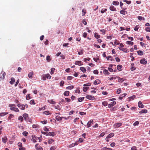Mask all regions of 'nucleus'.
Masks as SVG:
<instances>
[{
  "label": "nucleus",
  "instance_id": "nucleus-49",
  "mask_svg": "<svg viewBox=\"0 0 150 150\" xmlns=\"http://www.w3.org/2000/svg\"><path fill=\"white\" fill-rule=\"evenodd\" d=\"M43 114L46 115H48L50 114L49 112V111H45L43 112Z\"/></svg>",
  "mask_w": 150,
  "mask_h": 150
},
{
  "label": "nucleus",
  "instance_id": "nucleus-18",
  "mask_svg": "<svg viewBox=\"0 0 150 150\" xmlns=\"http://www.w3.org/2000/svg\"><path fill=\"white\" fill-rule=\"evenodd\" d=\"M147 112V110L146 109L143 110L139 112V113L142 114L143 113H146Z\"/></svg>",
  "mask_w": 150,
  "mask_h": 150
},
{
  "label": "nucleus",
  "instance_id": "nucleus-52",
  "mask_svg": "<svg viewBox=\"0 0 150 150\" xmlns=\"http://www.w3.org/2000/svg\"><path fill=\"white\" fill-rule=\"evenodd\" d=\"M18 119L19 120H20L21 121V122L23 121V117L21 116H20L19 117H18Z\"/></svg>",
  "mask_w": 150,
  "mask_h": 150
},
{
  "label": "nucleus",
  "instance_id": "nucleus-64",
  "mask_svg": "<svg viewBox=\"0 0 150 150\" xmlns=\"http://www.w3.org/2000/svg\"><path fill=\"white\" fill-rule=\"evenodd\" d=\"M131 150H137V147L136 146H132L131 148Z\"/></svg>",
  "mask_w": 150,
  "mask_h": 150
},
{
  "label": "nucleus",
  "instance_id": "nucleus-21",
  "mask_svg": "<svg viewBox=\"0 0 150 150\" xmlns=\"http://www.w3.org/2000/svg\"><path fill=\"white\" fill-rule=\"evenodd\" d=\"M93 122V120L90 121H89L88 122V123L87 124V127H88V128L89 127L91 126V123Z\"/></svg>",
  "mask_w": 150,
  "mask_h": 150
},
{
  "label": "nucleus",
  "instance_id": "nucleus-9",
  "mask_svg": "<svg viewBox=\"0 0 150 150\" xmlns=\"http://www.w3.org/2000/svg\"><path fill=\"white\" fill-rule=\"evenodd\" d=\"M34 74V72L32 71L30 72L28 75V77L30 79H31L33 78V75Z\"/></svg>",
  "mask_w": 150,
  "mask_h": 150
},
{
  "label": "nucleus",
  "instance_id": "nucleus-60",
  "mask_svg": "<svg viewBox=\"0 0 150 150\" xmlns=\"http://www.w3.org/2000/svg\"><path fill=\"white\" fill-rule=\"evenodd\" d=\"M30 94H28L27 95V96H26V98L27 100H28L30 99Z\"/></svg>",
  "mask_w": 150,
  "mask_h": 150
},
{
  "label": "nucleus",
  "instance_id": "nucleus-51",
  "mask_svg": "<svg viewBox=\"0 0 150 150\" xmlns=\"http://www.w3.org/2000/svg\"><path fill=\"white\" fill-rule=\"evenodd\" d=\"M30 104L32 105H35V102L34 100H32L30 101Z\"/></svg>",
  "mask_w": 150,
  "mask_h": 150
},
{
  "label": "nucleus",
  "instance_id": "nucleus-7",
  "mask_svg": "<svg viewBox=\"0 0 150 150\" xmlns=\"http://www.w3.org/2000/svg\"><path fill=\"white\" fill-rule=\"evenodd\" d=\"M116 103L115 101H113L111 102L110 104L108 105V107L109 108L115 105L116 104Z\"/></svg>",
  "mask_w": 150,
  "mask_h": 150
},
{
  "label": "nucleus",
  "instance_id": "nucleus-38",
  "mask_svg": "<svg viewBox=\"0 0 150 150\" xmlns=\"http://www.w3.org/2000/svg\"><path fill=\"white\" fill-rule=\"evenodd\" d=\"M82 16H84L85 15V14L86 13V10H85V9H83L82 10Z\"/></svg>",
  "mask_w": 150,
  "mask_h": 150
},
{
  "label": "nucleus",
  "instance_id": "nucleus-42",
  "mask_svg": "<svg viewBox=\"0 0 150 150\" xmlns=\"http://www.w3.org/2000/svg\"><path fill=\"white\" fill-rule=\"evenodd\" d=\"M1 74H2V75L3 76V79H4L6 73L5 72L2 71L1 72Z\"/></svg>",
  "mask_w": 150,
  "mask_h": 150
},
{
  "label": "nucleus",
  "instance_id": "nucleus-25",
  "mask_svg": "<svg viewBox=\"0 0 150 150\" xmlns=\"http://www.w3.org/2000/svg\"><path fill=\"white\" fill-rule=\"evenodd\" d=\"M103 73L104 74L106 75H109L110 74V73L108 71V70L106 69L104 70L103 71Z\"/></svg>",
  "mask_w": 150,
  "mask_h": 150
},
{
  "label": "nucleus",
  "instance_id": "nucleus-4",
  "mask_svg": "<svg viewBox=\"0 0 150 150\" xmlns=\"http://www.w3.org/2000/svg\"><path fill=\"white\" fill-rule=\"evenodd\" d=\"M10 109L11 110L14 111L16 112H18L19 111V110L18 108L14 107H11Z\"/></svg>",
  "mask_w": 150,
  "mask_h": 150
},
{
  "label": "nucleus",
  "instance_id": "nucleus-26",
  "mask_svg": "<svg viewBox=\"0 0 150 150\" xmlns=\"http://www.w3.org/2000/svg\"><path fill=\"white\" fill-rule=\"evenodd\" d=\"M80 69L82 71L83 73L85 72L86 70V68L83 67H81L80 68Z\"/></svg>",
  "mask_w": 150,
  "mask_h": 150
},
{
  "label": "nucleus",
  "instance_id": "nucleus-63",
  "mask_svg": "<svg viewBox=\"0 0 150 150\" xmlns=\"http://www.w3.org/2000/svg\"><path fill=\"white\" fill-rule=\"evenodd\" d=\"M145 30L147 32H150V28L149 27H146V28Z\"/></svg>",
  "mask_w": 150,
  "mask_h": 150
},
{
  "label": "nucleus",
  "instance_id": "nucleus-22",
  "mask_svg": "<svg viewBox=\"0 0 150 150\" xmlns=\"http://www.w3.org/2000/svg\"><path fill=\"white\" fill-rule=\"evenodd\" d=\"M2 140L4 143H6L7 141V137H5L4 138H2Z\"/></svg>",
  "mask_w": 150,
  "mask_h": 150
},
{
  "label": "nucleus",
  "instance_id": "nucleus-20",
  "mask_svg": "<svg viewBox=\"0 0 150 150\" xmlns=\"http://www.w3.org/2000/svg\"><path fill=\"white\" fill-rule=\"evenodd\" d=\"M15 80L14 78L12 77L11 78V81H10V83L11 84H13L14 82L15 81Z\"/></svg>",
  "mask_w": 150,
  "mask_h": 150
},
{
  "label": "nucleus",
  "instance_id": "nucleus-53",
  "mask_svg": "<svg viewBox=\"0 0 150 150\" xmlns=\"http://www.w3.org/2000/svg\"><path fill=\"white\" fill-rule=\"evenodd\" d=\"M64 83V81H62L60 82V85L61 86H63Z\"/></svg>",
  "mask_w": 150,
  "mask_h": 150
},
{
  "label": "nucleus",
  "instance_id": "nucleus-30",
  "mask_svg": "<svg viewBox=\"0 0 150 150\" xmlns=\"http://www.w3.org/2000/svg\"><path fill=\"white\" fill-rule=\"evenodd\" d=\"M74 88V86H70L66 87V88L68 90H71L73 89Z\"/></svg>",
  "mask_w": 150,
  "mask_h": 150
},
{
  "label": "nucleus",
  "instance_id": "nucleus-59",
  "mask_svg": "<svg viewBox=\"0 0 150 150\" xmlns=\"http://www.w3.org/2000/svg\"><path fill=\"white\" fill-rule=\"evenodd\" d=\"M136 97V96L134 95L132 96L131 97H129V98L130 99H131L133 100Z\"/></svg>",
  "mask_w": 150,
  "mask_h": 150
},
{
  "label": "nucleus",
  "instance_id": "nucleus-44",
  "mask_svg": "<svg viewBox=\"0 0 150 150\" xmlns=\"http://www.w3.org/2000/svg\"><path fill=\"white\" fill-rule=\"evenodd\" d=\"M100 31L102 33V34L103 35H104L105 33L106 30L104 29H101Z\"/></svg>",
  "mask_w": 150,
  "mask_h": 150
},
{
  "label": "nucleus",
  "instance_id": "nucleus-28",
  "mask_svg": "<svg viewBox=\"0 0 150 150\" xmlns=\"http://www.w3.org/2000/svg\"><path fill=\"white\" fill-rule=\"evenodd\" d=\"M137 53L139 55H142L143 54V52L141 50H139L137 51Z\"/></svg>",
  "mask_w": 150,
  "mask_h": 150
},
{
  "label": "nucleus",
  "instance_id": "nucleus-54",
  "mask_svg": "<svg viewBox=\"0 0 150 150\" xmlns=\"http://www.w3.org/2000/svg\"><path fill=\"white\" fill-rule=\"evenodd\" d=\"M139 28V25H137L136 26V27L134 28V30L135 31H137L138 30V29Z\"/></svg>",
  "mask_w": 150,
  "mask_h": 150
},
{
  "label": "nucleus",
  "instance_id": "nucleus-61",
  "mask_svg": "<svg viewBox=\"0 0 150 150\" xmlns=\"http://www.w3.org/2000/svg\"><path fill=\"white\" fill-rule=\"evenodd\" d=\"M28 134V133L26 131H24L23 133V134L25 136H26Z\"/></svg>",
  "mask_w": 150,
  "mask_h": 150
},
{
  "label": "nucleus",
  "instance_id": "nucleus-2",
  "mask_svg": "<svg viewBox=\"0 0 150 150\" xmlns=\"http://www.w3.org/2000/svg\"><path fill=\"white\" fill-rule=\"evenodd\" d=\"M17 106L21 110H24L25 109V105L24 104H21L20 103H19L17 105Z\"/></svg>",
  "mask_w": 150,
  "mask_h": 150
},
{
  "label": "nucleus",
  "instance_id": "nucleus-32",
  "mask_svg": "<svg viewBox=\"0 0 150 150\" xmlns=\"http://www.w3.org/2000/svg\"><path fill=\"white\" fill-rule=\"evenodd\" d=\"M48 101L49 103L51 104H54L55 103V102L52 99L48 100Z\"/></svg>",
  "mask_w": 150,
  "mask_h": 150
},
{
  "label": "nucleus",
  "instance_id": "nucleus-17",
  "mask_svg": "<svg viewBox=\"0 0 150 150\" xmlns=\"http://www.w3.org/2000/svg\"><path fill=\"white\" fill-rule=\"evenodd\" d=\"M120 13L121 14H122L123 15H125L127 13V11H125L123 10H121L120 11Z\"/></svg>",
  "mask_w": 150,
  "mask_h": 150
},
{
  "label": "nucleus",
  "instance_id": "nucleus-56",
  "mask_svg": "<svg viewBox=\"0 0 150 150\" xmlns=\"http://www.w3.org/2000/svg\"><path fill=\"white\" fill-rule=\"evenodd\" d=\"M73 77L71 76H69L67 77V79L71 80L72 79Z\"/></svg>",
  "mask_w": 150,
  "mask_h": 150
},
{
  "label": "nucleus",
  "instance_id": "nucleus-58",
  "mask_svg": "<svg viewBox=\"0 0 150 150\" xmlns=\"http://www.w3.org/2000/svg\"><path fill=\"white\" fill-rule=\"evenodd\" d=\"M115 44L118 45L119 44V42L118 41H117V40H115L114 42Z\"/></svg>",
  "mask_w": 150,
  "mask_h": 150
},
{
  "label": "nucleus",
  "instance_id": "nucleus-14",
  "mask_svg": "<svg viewBox=\"0 0 150 150\" xmlns=\"http://www.w3.org/2000/svg\"><path fill=\"white\" fill-rule=\"evenodd\" d=\"M56 119L58 121H60L62 120V117H60L59 116L57 115L55 117Z\"/></svg>",
  "mask_w": 150,
  "mask_h": 150
},
{
  "label": "nucleus",
  "instance_id": "nucleus-35",
  "mask_svg": "<svg viewBox=\"0 0 150 150\" xmlns=\"http://www.w3.org/2000/svg\"><path fill=\"white\" fill-rule=\"evenodd\" d=\"M112 4L114 5L117 6L119 4V2L117 1H113L112 2Z\"/></svg>",
  "mask_w": 150,
  "mask_h": 150
},
{
  "label": "nucleus",
  "instance_id": "nucleus-57",
  "mask_svg": "<svg viewBox=\"0 0 150 150\" xmlns=\"http://www.w3.org/2000/svg\"><path fill=\"white\" fill-rule=\"evenodd\" d=\"M91 59L89 57H88L86 58H85L84 59V61L86 62L87 61H89Z\"/></svg>",
  "mask_w": 150,
  "mask_h": 150
},
{
  "label": "nucleus",
  "instance_id": "nucleus-23",
  "mask_svg": "<svg viewBox=\"0 0 150 150\" xmlns=\"http://www.w3.org/2000/svg\"><path fill=\"white\" fill-rule=\"evenodd\" d=\"M122 66L121 65L119 64L117 66V69L119 71H120L122 70L121 68H122Z\"/></svg>",
  "mask_w": 150,
  "mask_h": 150
},
{
  "label": "nucleus",
  "instance_id": "nucleus-3",
  "mask_svg": "<svg viewBox=\"0 0 150 150\" xmlns=\"http://www.w3.org/2000/svg\"><path fill=\"white\" fill-rule=\"evenodd\" d=\"M122 123L119 122L115 123L114 125V127L115 128H118L122 125Z\"/></svg>",
  "mask_w": 150,
  "mask_h": 150
},
{
  "label": "nucleus",
  "instance_id": "nucleus-48",
  "mask_svg": "<svg viewBox=\"0 0 150 150\" xmlns=\"http://www.w3.org/2000/svg\"><path fill=\"white\" fill-rule=\"evenodd\" d=\"M42 80H46V76H45V75H43L42 76Z\"/></svg>",
  "mask_w": 150,
  "mask_h": 150
},
{
  "label": "nucleus",
  "instance_id": "nucleus-10",
  "mask_svg": "<svg viewBox=\"0 0 150 150\" xmlns=\"http://www.w3.org/2000/svg\"><path fill=\"white\" fill-rule=\"evenodd\" d=\"M100 83V81L99 79H96L94 81L93 84L95 85H97Z\"/></svg>",
  "mask_w": 150,
  "mask_h": 150
},
{
  "label": "nucleus",
  "instance_id": "nucleus-40",
  "mask_svg": "<svg viewBox=\"0 0 150 150\" xmlns=\"http://www.w3.org/2000/svg\"><path fill=\"white\" fill-rule=\"evenodd\" d=\"M45 76H46V78L49 79H50L51 78V76H50V75L49 74H46L45 75Z\"/></svg>",
  "mask_w": 150,
  "mask_h": 150
},
{
  "label": "nucleus",
  "instance_id": "nucleus-36",
  "mask_svg": "<svg viewBox=\"0 0 150 150\" xmlns=\"http://www.w3.org/2000/svg\"><path fill=\"white\" fill-rule=\"evenodd\" d=\"M138 19L139 20H140V21H141L142 20H143L144 21L145 20V18L144 17H143L141 16H138Z\"/></svg>",
  "mask_w": 150,
  "mask_h": 150
},
{
  "label": "nucleus",
  "instance_id": "nucleus-12",
  "mask_svg": "<svg viewBox=\"0 0 150 150\" xmlns=\"http://www.w3.org/2000/svg\"><path fill=\"white\" fill-rule=\"evenodd\" d=\"M114 134L113 133H111L109 134L106 137V139H109L111 138L114 136Z\"/></svg>",
  "mask_w": 150,
  "mask_h": 150
},
{
  "label": "nucleus",
  "instance_id": "nucleus-31",
  "mask_svg": "<svg viewBox=\"0 0 150 150\" xmlns=\"http://www.w3.org/2000/svg\"><path fill=\"white\" fill-rule=\"evenodd\" d=\"M69 92L68 91H66L64 93V94L65 96H68L69 95Z\"/></svg>",
  "mask_w": 150,
  "mask_h": 150
},
{
  "label": "nucleus",
  "instance_id": "nucleus-43",
  "mask_svg": "<svg viewBox=\"0 0 150 150\" xmlns=\"http://www.w3.org/2000/svg\"><path fill=\"white\" fill-rule=\"evenodd\" d=\"M55 70V69L54 68H52L51 69L50 74L52 75L54 73V71Z\"/></svg>",
  "mask_w": 150,
  "mask_h": 150
},
{
  "label": "nucleus",
  "instance_id": "nucleus-50",
  "mask_svg": "<svg viewBox=\"0 0 150 150\" xmlns=\"http://www.w3.org/2000/svg\"><path fill=\"white\" fill-rule=\"evenodd\" d=\"M107 11V9L105 8H103L100 11V12L102 13H103Z\"/></svg>",
  "mask_w": 150,
  "mask_h": 150
},
{
  "label": "nucleus",
  "instance_id": "nucleus-24",
  "mask_svg": "<svg viewBox=\"0 0 150 150\" xmlns=\"http://www.w3.org/2000/svg\"><path fill=\"white\" fill-rule=\"evenodd\" d=\"M94 37L97 39H98L100 37V35H98L97 33H94Z\"/></svg>",
  "mask_w": 150,
  "mask_h": 150
},
{
  "label": "nucleus",
  "instance_id": "nucleus-37",
  "mask_svg": "<svg viewBox=\"0 0 150 150\" xmlns=\"http://www.w3.org/2000/svg\"><path fill=\"white\" fill-rule=\"evenodd\" d=\"M89 88V87H84L83 88V91L84 92H86L87 90Z\"/></svg>",
  "mask_w": 150,
  "mask_h": 150
},
{
  "label": "nucleus",
  "instance_id": "nucleus-8",
  "mask_svg": "<svg viewBox=\"0 0 150 150\" xmlns=\"http://www.w3.org/2000/svg\"><path fill=\"white\" fill-rule=\"evenodd\" d=\"M75 64L79 66H81L83 65V62L81 61H76Z\"/></svg>",
  "mask_w": 150,
  "mask_h": 150
},
{
  "label": "nucleus",
  "instance_id": "nucleus-47",
  "mask_svg": "<svg viewBox=\"0 0 150 150\" xmlns=\"http://www.w3.org/2000/svg\"><path fill=\"white\" fill-rule=\"evenodd\" d=\"M121 89L120 88H119L117 90L116 93L117 94H119L121 93Z\"/></svg>",
  "mask_w": 150,
  "mask_h": 150
},
{
  "label": "nucleus",
  "instance_id": "nucleus-41",
  "mask_svg": "<svg viewBox=\"0 0 150 150\" xmlns=\"http://www.w3.org/2000/svg\"><path fill=\"white\" fill-rule=\"evenodd\" d=\"M123 1L124 2H125L126 4H129L131 3V1H128L126 0H124Z\"/></svg>",
  "mask_w": 150,
  "mask_h": 150
},
{
  "label": "nucleus",
  "instance_id": "nucleus-5",
  "mask_svg": "<svg viewBox=\"0 0 150 150\" xmlns=\"http://www.w3.org/2000/svg\"><path fill=\"white\" fill-rule=\"evenodd\" d=\"M140 63L142 64H147V61L146 60V59L144 58L140 60Z\"/></svg>",
  "mask_w": 150,
  "mask_h": 150
},
{
  "label": "nucleus",
  "instance_id": "nucleus-55",
  "mask_svg": "<svg viewBox=\"0 0 150 150\" xmlns=\"http://www.w3.org/2000/svg\"><path fill=\"white\" fill-rule=\"evenodd\" d=\"M28 115L26 113H25L23 115V116L25 119L28 117Z\"/></svg>",
  "mask_w": 150,
  "mask_h": 150
},
{
  "label": "nucleus",
  "instance_id": "nucleus-27",
  "mask_svg": "<svg viewBox=\"0 0 150 150\" xmlns=\"http://www.w3.org/2000/svg\"><path fill=\"white\" fill-rule=\"evenodd\" d=\"M126 44L129 45H133L134 44L133 42L130 41H126Z\"/></svg>",
  "mask_w": 150,
  "mask_h": 150
},
{
  "label": "nucleus",
  "instance_id": "nucleus-33",
  "mask_svg": "<svg viewBox=\"0 0 150 150\" xmlns=\"http://www.w3.org/2000/svg\"><path fill=\"white\" fill-rule=\"evenodd\" d=\"M46 60L48 62H50L51 59L50 58V57L49 55H47L46 57Z\"/></svg>",
  "mask_w": 150,
  "mask_h": 150
},
{
  "label": "nucleus",
  "instance_id": "nucleus-39",
  "mask_svg": "<svg viewBox=\"0 0 150 150\" xmlns=\"http://www.w3.org/2000/svg\"><path fill=\"white\" fill-rule=\"evenodd\" d=\"M84 99V97H83L79 98L78 99V100L79 102H81L83 101Z\"/></svg>",
  "mask_w": 150,
  "mask_h": 150
},
{
  "label": "nucleus",
  "instance_id": "nucleus-16",
  "mask_svg": "<svg viewBox=\"0 0 150 150\" xmlns=\"http://www.w3.org/2000/svg\"><path fill=\"white\" fill-rule=\"evenodd\" d=\"M110 9L112 11H116V8L112 5H111L110 6Z\"/></svg>",
  "mask_w": 150,
  "mask_h": 150
},
{
  "label": "nucleus",
  "instance_id": "nucleus-29",
  "mask_svg": "<svg viewBox=\"0 0 150 150\" xmlns=\"http://www.w3.org/2000/svg\"><path fill=\"white\" fill-rule=\"evenodd\" d=\"M127 94L126 93H124L122 95H121L119 97V99L121 100L122 99L123 97H125V96Z\"/></svg>",
  "mask_w": 150,
  "mask_h": 150
},
{
  "label": "nucleus",
  "instance_id": "nucleus-46",
  "mask_svg": "<svg viewBox=\"0 0 150 150\" xmlns=\"http://www.w3.org/2000/svg\"><path fill=\"white\" fill-rule=\"evenodd\" d=\"M108 104V103L106 101H105L103 102L102 103V105H104V106H106Z\"/></svg>",
  "mask_w": 150,
  "mask_h": 150
},
{
  "label": "nucleus",
  "instance_id": "nucleus-1",
  "mask_svg": "<svg viewBox=\"0 0 150 150\" xmlns=\"http://www.w3.org/2000/svg\"><path fill=\"white\" fill-rule=\"evenodd\" d=\"M118 48L120 50H122L125 52L127 53L129 52L128 50L126 48H122L121 47H119Z\"/></svg>",
  "mask_w": 150,
  "mask_h": 150
},
{
  "label": "nucleus",
  "instance_id": "nucleus-62",
  "mask_svg": "<svg viewBox=\"0 0 150 150\" xmlns=\"http://www.w3.org/2000/svg\"><path fill=\"white\" fill-rule=\"evenodd\" d=\"M14 116V115H12L11 114H10L9 116L8 117V119H11L13 118Z\"/></svg>",
  "mask_w": 150,
  "mask_h": 150
},
{
  "label": "nucleus",
  "instance_id": "nucleus-34",
  "mask_svg": "<svg viewBox=\"0 0 150 150\" xmlns=\"http://www.w3.org/2000/svg\"><path fill=\"white\" fill-rule=\"evenodd\" d=\"M54 142V141L53 139H49L48 142L49 144H51Z\"/></svg>",
  "mask_w": 150,
  "mask_h": 150
},
{
  "label": "nucleus",
  "instance_id": "nucleus-6",
  "mask_svg": "<svg viewBox=\"0 0 150 150\" xmlns=\"http://www.w3.org/2000/svg\"><path fill=\"white\" fill-rule=\"evenodd\" d=\"M86 98L89 100H93L95 98L93 96L87 95L86 96Z\"/></svg>",
  "mask_w": 150,
  "mask_h": 150
},
{
  "label": "nucleus",
  "instance_id": "nucleus-45",
  "mask_svg": "<svg viewBox=\"0 0 150 150\" xmlns=\"http://www.w3.org/2000/svg\"><path fill=\"white\" fill-rule=\"evenodd\" d=\"M91 85V83H88L84 84L83 86H90Z\"/></svg>",
  "mask_w": 150,
  "mask_h": 150
},
{
  "label": "nucleus",
  "instance_id": "nucleus-11",
  "mask_svg": "<svg viewBox=\"0 0 150 150\" xmlns=\"http://www.w3.org/2000/svg\"><path fill=\"white\" fill-rule=\"evenodd\" d=\"M55 135V134L53 132H49L46 135V136H52V137L54 136Z\"/></svg>",
  "mask_w": 150,
  "mask_h": 150
},
{
  "label": "nucleus",
  "instance_id": "nucleus-19",
  "mask_svg": "<svg viewBox=\"0 0 150 150\" xmlns=\"http://www.w3.org/2000/svg\"><path fill=\"white\" fill-rule=\"evenodd\" d=\"M8 112H3L0 113V116L3 117L5 115L8 114Z\"/></svg>",
  "mask_w": 150,
  "mask_h": 150
},
{
  "label": "nucleus",
  "instance_id": "nucleus-13",
  "mask_svg": "<svg viewBox=\"0 0 150 150\" xmlns=\"http://www.w3.org/2000/svg\"><path fill=\"white\" fill-rule=\"evenodd\" d=\"M138 106L140 108H142L144 107V105L141 101H139L138 103Z\"/></svg>",
  "mask_w": 150,
  "mask_h": 150
},
{
  "label": "nucleus",
  "instance_id": "nucleus-15",
  "mask_svg": "<svg viewBox=\"0 0 150 150\" xmlns=\"http://www.w3.org/2000/svg\"><path fill=\"white\" fill-rule=\"evenodd\" d=\"M38 144H36L35 145V147L37 150H43V149L42 147L38 146Z\"/></svg>",
  "mask_w": 150,
  "mask_h": 150
}]
</instances>
